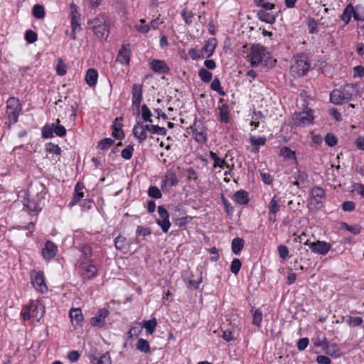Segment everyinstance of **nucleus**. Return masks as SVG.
Here are the masks:
<instances>
[{
  "mask_svg": "<svg viewBox=\"0 0 364 364\" xmlns=\"http://www.w3.org/2000/svg\"><path fill=\"white\" fill-rule=\"evenodd\" d=\"M304 245L309 246L311 250L316 254L325 255L331 248V245L325 241L317 240L316 242H311L306 240Z\"/></svg>",
  "mask_w": 364,
  "mask_h": 364,
  "instance_id": "nucleus-7",
  "label": "nucleus"
},
{
  "mask_svg": "<svg viewBox=\"0 0 364 364\" xmlns=\"http://www.w3.org/2000/svg\"><path fill=\"white\" fill-rule=\"evenodd\" d=\"M129 44L122 45V48L119 50L118 55L116 58V61L120 63L122 65H128L130 61V50Z\"/></svg>",
  "mask_w": 364,
  "mask_h": 364,
  "instance_id": "nucleus-16",
  "label": "nucleus"
},
{
  "mask_svg": "<svg viewBox=\"0 0 364 364\" xmlns=\"http://www.w3.org/2000/svg\"><path fill=\"white\" fill-rule=\"evenodd\" d=\"M31 282L35 289L42 293L46 291L48 289L43 273L41 271L36 272L34 276L31 277Z\"/></svg>",
  "mask_w": 364,
  "mask_h": 364,
  "instance_id": "nucleus-12",
  "label": "nucleus"
},
{
  "mask_svg": "<svg viewBox=\"0 0 364 364\" xmlns=\"http://www.w3.org/2000/svg\"><path fill=\"white\" fill-rule=\"evenodd\" d=\"M143 99V86L141 84L135 83L132 89V107L136 110V114L140 113L139 108Z\"/></svg>",
  "mask_w": 364,
  "mask_h": 364,
  "instance_id": "nucleus-8",
  "label": "nucleus"
},
{
  "mask_svg": "<svg viewBox=\"0 0 364 364\" xmlns=\"http://www.w3.org/2000/svg\"><path fill=\"white\" fill-rule=\"evenodd\" d=\"M141 107V117L144 122H152L151 119V112L150 109L148 107V106L145 104L142 105Z\"/></svg>",
  "mask_w": 364,
  "mask_h": 364,
  "instance_id": "nucleus-43",
  "label": "nucleus"
},
{
  "mask_svg": "<svg viewBox=\"0 0 364 364\" xmlns=\"http://www.w3.org/2000/svg\"><path fill=\"white\" fill-rule=\"evenodd\" d=\"M91 363L93 364H111V358L109 353H105L99 358L95 356L91 358Z\"/></svg>",
  "mask_w": 364,
  "mask_h": 364,
  "instance_id": "nucleus-37",
  "label": "nucleus"
},
{
  "mask_svg": "<svg viewBox=\"0 0 364 364\" xmlns=\"http://www.w3.org/2000/svg\"><path fill=\"white\" fill-rule=\"evenodd\" d=\"M148 195L149 196L155 199H159L162 197V193L160 189L158 187L154 186H151L149 188Z\"/></svg>",
  "mask_w": 364,
  "mask_h": 364,
  "instance_id": "nucleus-50",
  "label": "nucleus"
},
{
  "mask_svg": "<svg viewBox=\"0 0 364 364\" xmlns=\"http://www.w3.org/2000/svg\"><path fill=\"white\" fill-rule=\"evenodd\" d=\"M280 199L274 196L268 205L269 214H277L280 209Z\"/></svg>",
  "mask_w": 364,
  "mask_h": 364,
  "instance_id": "nucleus-33",
  "label": "nucleus"
},
{
  "mask_svg": "<svg viewBox=\"0 0 364 364\" xmlns=\"http://www.w3.org/2000/svg\"><path fill=\"white\" fill-rule=\"evenodd\" d=\"M85 188L84 185L81 182H77L75 187V193L71 201L69 203V207H73L84 196V193L82 192L83 188Z\"/></svg>",
  "mask_w": 364,
  "mask_h": 364,
  "instance_id": "nucleus-23",
  "label": "nucleus"
},
{
  "mask_svg": "<svg viewBox=\"0 0 364 364\" xmlns=\"http://www.w3.org/2000/svg\"><path fill=\"white\" fill-rule=\"evenodd\" d=\"M250 141L252 145L263 146L265 144L266 138L264 136L256 137L255 136H251L250 137Z\"/></svg>",
  "mask_w": 364,
  "mask_h": 364,
  "instance_id": "nucleus-60",
  "label": "nucleus"
},
{
  "mask_svg": "<svg viewBox=\"0 0 364 364\" xmlns=\"http://www.w3.org/2000/svg\"><path fill=\"white\" fill-rule=\"evenodd\" d=\"M325 141L329 146H334L338 143L336 136L331 133H328L325 136Z\"/></svg>",
  "mask_w": 364,
  "mask_h": 364,
  "instance_id": "nucleus-59",
  "label": "nucleus"
},
{
  "mask_svg": "<svg viewBox=\"0 0 364 364\" xmlns=\"http://www.w3.org/2000/svg\"><path fill=\"white\" fill-rule=\"evenodd\" d=\"M229 107L227 104H224L220 107V119L221 122L224 123L229 122Z\"/></svg>",
  "mask_w": 364,
  "mask_h": 364,
  "instance_id": "nucleus-38",
  "label": "nucleus"
},
{
  "mask_svg": "<svg viewBox=\"0 0 364 364\" xmlns=\"http://www.w3.org/2000/svg\"><path fill=\"white\" fill-rule=\"evenodd\" d=\"M150 66L155 73H168L170 70L165 61L161 60H153L150 63Z\"/></svg>",
  "mask_w": 364,
  "mask_h": 364,
  "instance_id": "nucleus-22",
  "label": "nucleus"
},
{
  "mask_svg": "<svg viewBox=\"0 0 364 364\" xmlns=\"http://www.w3.org/2000/svg\"><path fill=\"white\" fill-rule=\"evenodd\" d=\"M248 58L252 67H257L259 65L272 67L276 62V60L270 56L266 48L259 44L252 45Z\"/></svg>",
  "mask_w": 364,
  "mask_h": 364,
  "instance_id": "nucleus-1",
  "label": "nucleus"
},
{
  "mask_svg": "<svg viewBox=\"0 0 364 364\" xmlns=\"http://www.w3.org/2000/svg\"><path fill=\"white\" fill-rule=\"evenodd\" d=\"M53 127L54 124L52 125L50 124H46L42 128V136L45 139L51 138L53 136Z\"/></svg>",
  "mask_w": 364,
  "mask_h": 364,
  "instance_id": "nucleus-48",
  "label": "nucleus"
},
{
  "mask_svg": "<svg viewBox=\"0 0 364 364\" xmlns=\"http://www.w3.org/2000/svg\"><path fill=\"white\" fill-rule=\"evenodd\" d=\"M144 128L146 131L151 132L152 134H157L161 136H166L167 131L166 128L159 127V125H144Z\"/></svg>",
  "mask_w": 364,
  "mask_h": 364,
  "instance_id": "nucleus-35",
  "label": "nucleus"
},
{
  "mask_svg": "<svg viewBox=\"0 0 364 364\" xmlns=\"http://www.w3.org/2000/svg\"><path fill=\"white\" fill-rule=\"evenodd\" d=\"M69 315L73 325L82 326L83 316L80 309H71Z\"/></svg>",
  "mask_w": 364,
  "mask_h": 364,
  "instance_id": "nucleus-26",
  "label": "nucleus"
},
{
  "mask_svg": "<svg viewBox=\"0 0 364 364\" xmlns=\"http://www.w3.org/2000/svg\"><path fill=\"white\" fill-rule=\"evenodd\" d=\"M46 150L48 153L55 154L59 156L61 154L62 151L60 147L58 145L53 143H48L46 146Z\"/></svg>",
  "mask_w": 364,
  "mask_h": 364,
  "instance_id": "nucleus-52",
  "label": "nucleus"
},
{
  "mask_svg": "<svg viewBox=\"0 0 364 364\" xmlns=\"http://www.w3.org/2000/svg\"><path fill=\"white\" fill-rule=\"evenodd\" d=\"M181 16L186 24L191 25L193 22V14L191 11L183 10L181 12Z\"/></svg>",
  "mask_w": 364,
  "mask_h": 364,
  "instance_id": "nucleus-58",
  "label": "nucleus"
},
{
  "mask_svg": "<svg viewBox=\"0 0 364 364\" xmlns=\"http://www.w3.org/2000/svg\"><path fill=\"white\" fill-rule=\"evenodd\" d=\"M22 105L18 98L10 97L6 102V114L9 124H15L18 121Z\"/></svg>",
  "mask_w": 364,
  "mask_h": 364,
  "instance_id": "nucleus-5",
  "label": "nucleus"
},
{
  "mask_svg": "<svg viewBox=\"0 0 364 364\" xmlns=\"http://www.w3.org/2000/svg\"><path fill=\"white\" fill-rule=\"evenodd\" d=\"M114 246L117 250L122 251L124 253L128 251V245L127 238L122 235H119L114 239Z\"/></svg>",
  "mask_w": 364,
  "mask_h": 364,
  "instance_id": "nucleus-29",
  "label": "nucleus"
},
{
  "mask_svg": "<svg viewBox=\"0 0 364 364\" xmlns=\"http://www.w3.org/2000/svg\"><path fill=\"white\" fill-rule=\"evenodd\" d=\"M109 311L105 309H100L96 315L90 318V324L92 326L102 328L105 325V318L109 315Z\"/></svg>",
  "mask_w": 364,
  "mask_h": 364,
  "instance_id": "nucleus-11",
  "label": "nucleus"
},
{
  "mask_svg": "<svg viewBox=\"0 0 364 364\" xmlns=\"http://www.w3.org/2000/svg\"><path fill=\"white\" fill-rule=\"evenodd\" d=\"M323 349L326 351V354L331 356L338 357V352L340 350L339 346L336 343H329L326 338H323Z\"/></svg>",
  "mask_w": 364,
  "mask_h": 364,
  "instance_id": "nucleus-24",
  "label": "nucleus"
},
{
  "mask_svg": "<svg viewBox=\"0 0 364 364\" xmlns=\"http://www.w3.org/2000/svg\"><path fill=\"white\" fill-rule=\"evenodd\" d=\"M355 208V203L353 201H344L342 204V209L344 211L351 212Z\"/></svg>",
  "mask_w": 364,
  "mask_h": 364,
  "instance_id": "nucleus-64",
  "label": "nucleus"
},
{
  "mask_svg": "<svg viewBox=\"0 0 364 364\" xmlns=\"http://www.w3.org/2000/svg\"><path fill=\"white\" fill-rule=\"evenodd\" d=\"M342 227L344 229H346V230L353 233V235H358L361 231V227L360 225H358V224L354 225H350L346 223H343Z\"/></svg>",
  "mask_w": 364,
  "mask_h": 364,
  "instance_id": "nucleus-49",
  "label": "nucleus"
},
{
  "mask_svg": "<svg viewBox=\"0 0 364 364\" xmlns=\"http://www.w3.org/2000/svg\"><path fill=\"white\" fill-rule=\"evenodd\" d=\"M151 234V230L149 228H145L141 225L137 226L136 230V242L139 244L140 242V240H139V236L142 237H146L148 235H150Z\"/></svg>",
  "mask_w": 364,
  "mask_h": 364,
  "instance_id": "nucleus-39",
  "label": "nucleus"
},
{
  "mask_svg": "<svg viewBox=\"0 0 364 364\" xmlns=\"http://www.w3.org/2000/svg\"><path fill=\"white\" fill-rule=\"evenodd\" d=\"M98 78V73L95 68H90L87 70L85 75V81L90 87L96 85Z\"/></svg>",
  "mask_w": 364,
  "mask_h": 364,
  "instance_id": "nucleus-27",
  "label": "nucleus"
},
{
  "mask_svg": "<svg viewBox=\"0 0 364 364\" xmlns=\"http://www.w3.org/2000/svg\"><path fill=\"white\" fill-rule=\"evenodd\" d=\"M32 14L38 19H42L45 17L44 7L41 4H36L32 9Z\"/></svg>",
  "mask_w": 364,
  "mask_h": 364,
  "instance_id": "nucleus-41",
  "label": "nucleus"
},
{
  "mask_svg": "<svg viewBox=\"0 0 364 364\" xmlns=\"http://www.w3.org/2000/svg\"><path fill=\"white\" fill-rule=\"evenodd\" d=\"M156 325L157 321L155 318H153L148 321H145L144 323V327L145 328L147 333L152 334L155 331Z\"/></svg>",
  "mask_w": 364,
  "mask_h": 364,
  "instance_id": "nucleus-46",
  "label": "nucleus"
},
{
  "mask_svg": "<svg viewBox=\"0 0 364 364\" xmlns=\"http://www.w3.org/2000/svg\"><path fill=\"white\" fill-rule=\"evenodd\" d=\"M198 76L200 78V80L205 83H208L211 82L213 78L212 73L209 72L207 69L203 68L199 70Z\"/></svg>",
  "mask_w": 364,
  "mask_h": 364,
  "instance_id": "nucleus-40",
  "label": "nucleus"
},
{
  "mask_svg": "<svg viewBox=\"0 0 364 364\" xmlns=\"http://www.w3.org/2000/svg\"><path fill=\"white\" fill-rule=\"evenodd\" d=\"M87 23L97 38L105 40L109 36V23L105 14H99L95 18L89 20Z\"/></svg>",
  "mask_w": 364,
  "mask_h": 364,
  "instance_id": "nucleus-2",
  "label": "nucleus"
},
{
  "mask_svg": "<svg viewBox=\"0 0 364 364\" xmlns=\"http://www.w3.org/2000/svg\"><path fill=\"white\" fill-rule=\"evenodd\" d=\"M31 197V198H27L25 206L28 208V210L31 212H37L41 210V200L43 199L39 198H38L34 196Z\"/></svg>",
  "mask_w": 364,
  "mask_h": 364,
  "instance_id": "nucleus-25",
  "label": "nucleus"
},
{
  "mask_svg": "<svg viewBox=\"0 0 364 364\" xmlns=\"http://www.w3.org/2000/svg\"><path fill=\"white\" fill-rule=\"evenodd\" d=\"M123 119H124L122 117H117L112 125V134L117 139H122L124 137V134L122 129V122L123 121Z\"/></svg>",
  "mask_w": 364,
  "mask_h": 364,
  "instance_id": "nucleus-19",
  "label": "nucleus"
},
{
  "mask_svg": "<svg viewBox=\"0 0 364 364\" xmlns=\"http://www.w3.org/2000/svg\"><path fill=\"white\" fill-rule=\"evenodd\" d=\"M70 9H71L70 14H71V27L73 29V39L75 40V32L76 29L80 28V24L79 23L80 18V15L77 11V6L75 4H72Z\"/></svg>",
  "mask_w": 364,
  "mask_h": 364,
  "instance_id": "nucleus-18",
  "label": "nucleus"
},
{
  "mask_svg": "<svg viewBox=\"0 0 364 364\" xmlns=\"http://www.w3.org/2000/svg\"><path fill=\"white\" fill-rule=\"evenodd\" d=\"M140 23H141L140 26H136V30L142 33H146L150 30V26L148 24H146V21L144 19H141Z\"/></svg>",
  "mask_w": 364,
  "mask_h": 364,
  "instance_id": "nucleus-62",
  "label": "nucleus"
},
{
  "mask_svg": "<svg viewBox=\"0 0 364 364\" xmlns=\"http://www.w3.org/2000/svg\"><path fill=\"white\" fill-rule=\"evenodd\" d=\"M311 201L309 203V208H321L326 200L324 189L320 186H314L311 190Z\"/></svg>",
  "mask_w": 364,
  "mask_h": 364,
  "instance_id": "nucleus-6",
  "label": "nucleus"
},
{
  "mask_svg": "<svg viewBox=\"0 0 364 364\" xmlns=\"http://www.w3.org/2000/svg\"><path fill=\"white\" fill-rule=\"evenodd\" d=\"M280 155L288 159H295V153L289 147L284 146L280 149Z\"/></svg>",
  "mask_w": 364,
  "mask_h": 364,
  "instance_id": "nucleus-51",
  "label": "nucleus"
},
{
  "mask_svg": "<svg viewBox=\"0 0 364 364\" xmlns=\"http://www.w3.org/2000/svg\"><path fill=\"white\" fill-rule=\"evenodd\" d=\"M114 144V140L111 138H105L98 143L97 148L100 150H107Z\"/></svg>",
  "mask_w": 364,
  "mask_h": 364,
  "instance_id": "nucleus-42",
  "label": "nucleus"
},
{
  "mask_svg": "<svg viewBox=\"0 0 364 364\" xmlns=\"http://www.w3.org/2000/svg\"><path fill=\"white\" fill-rule=\"evenodd\" d=\"M257 16L261 21L273 24L276 21L277 14H274L272 11H267L266 10H259L257 11Z\"/></svg>",
  "mask_w": 364,
  "mask_h": 364,
  "instance_id": "nucleus-20",
  "label": "nucleus"
},
{
  "mask_svg": "<svg viewBox=\"0 0 364 364\" xmlns=\"http://www.w3.org/2000/svg\"><path fill=\"white\" fill-rule=\"evenodd\" d=\"M242 267L240 260L237 258L233 259L230 265V271L234 274H237Z\"/></svg>",
  "mask_w": 364,
  "mask_h": 364,
  "instance_id": "nucleus-54",
  "label": "nucleus"
},
{
  "mask_svg": "<svg viewBox=\"0 0 364 364\" xmlns=\"http://www.w3.org/2000/svg\"><path fill=\"white\" fill-rule=\"evenodd\" d=\"M80 250L82 252L85 259L90 257L92 255V250L88 245H82L80 247Z\"/></svg>",
  "mask_w": 364,
  "mask_h": 364,
  "instance_id": "nucleus-56",
  "label": "nucleus"
},
{
  "mask_svg": "<svg viewBox=\"0 0 364 364\" xmlns=\"http://www.w3.org/2000/svg\"><path fill=\"white\" fill-rule=\"evenodd\" d=\"M134 147L132 145H128L122 151V157L124 159L129 160L132 157Z\"/></svg>",
  "mask_w": 364,
  "mask_h": 364,
  "instance_id": "nucleus-57",
  "label": "nucleus"
},
{
  "mask_svg": "<svg viewBox=\"0 0 364 364\" xmlns=\"http://www.w3.org/2000/svg\"><path fill=\"white\" fill-rule=\"evenodd\" d=\"M132 132L139 143L144 141L147 138L144 125L141 124L139 122H136V124L134 126Z\"/></svg>",
  "mask_w": 364,
  "mask_h": 364,
  "instance_id": "nucleus-21",
  "label": "nucleus"
},
{
  "mask_svg": "<svg viewBox=\"0 0 364 364\" xmlns=\"http://www.w3.org/2000/svg\"><path fill=\"white\" fill-rule=\"evenodd\" d=\"M357 93L355 85L346 84L340 89L333 90L330 94V100L333 104H342L350 100Z\"/></svg>",
  "mask_w": 364,
  "mask_h": 364,
  "instance_id": "nucleus-3",
  "label": "nucleus"
},
{
  "mask_svg": "<svg viewBox=\"0 0 364 364\" xmlns=\"http://www.w3.org/2000/svg\"><path fill=\"white\" fill-rule=\"evenodd\" d=\"M310 62L304 54L296 55L291 61V73L294 77H302L306 75L310 68Z\"/></svg>",
  "mask_w": 364,
  "mask_h": 364,
  "instance_id": "nucleus-4",
  "label": "nucleus"
},
{
  "mask_svg": "<svg viewBox=\"0 0 364 364\" xmlns=\"http://www.w3.org/2000/svg\"><path fill=\"white\" fill-rule=\"evenodd\" d=\"M352 13H353V6L350 4L346 6L343 14L341 16V18L344 21L345 24H348L350 22Z\"/></svg>",
  "mask_w": 364,
  "mask_h": 364,
  "instance_id": "nucleus-36",
  "label": "nucleus"
},
{
  "mask_svg": "<svg viewBox=\"0 0 364 364\" xmlns=\"http://www.w3.org/2000/svg\"><path fill=\"white\" fill-rule=\"evenodd\" d=\"M210 157L214 161V167L223 168L224 166L229 168V165L224 159H221L216 153L210 151L209 152Z\"/></svg>",
  "mask_w": 364,
  "mask_h": 364,
  "instance_id": "nucleus-34",
  "label": "nucleus"
},
{
  "mask_svg": "<svg viewBox=\"0 0 364 364\" xmlns=\"http://www.w3.org/2000/svg\"><path fill=\"white\" fill-rule=\"evenodd\" d=\"M56 125L54 124L53 127V132L54 133L60 137H63L66 135L67 131L65 128L63 126L59 124H60V119H56Z\"/></svg>",
  "mask_w": 364,
  "mask_h": 364,
  "instance_id": "nucleus-47",
  "label": "nucleus"
},
{
  "mask_svg": "<svg viewBox=\"0 0 364 364\" xmlns=\"http://www.w3.org/2000/svg\"><path fill=\"white\" fill-rule=\"evenodd\" d=\"M216 48V39L210 38L205 42L204 46L200 48V53L203 58L210 57Z\"/></svg>",
  "mask_w": 364,
  "mask_h": 364,
  "instance_id": "nucleus-14",
  "label": "nucleus"
},
{
  "mask_svg": "<svg viewBox=\"0 0 364 364\" xmlns=\"http://www.w3.org/2000/svg\"><path fill=\"white\" fill-rule=\"evenodd\" d=\"M158 213L160 216L156 219V223L159 225L164 232H167L170 228L171 223L169 221V214L163 205L158 207Z\"/></svg>",
  "mask_w": 364,
  "mask_h": 364,
  "instance_id": "nucleus-10",
  "label": "nucleus"
},
{
  "mask_svg": "<svg viewBox=\"0 0 364 364\" xmlns=\"http://www.w3.org/2000/svg\"><path fill=\"white\" fill-rule=\"evenodd\" d=\"M278 253L282 259H286L289 256V249L286 245H280L278 246Z\"/></svg>",
  "mask_w": 364,
  "mask_h": 364,
  "instance_id": "nucleus-61",
  "label": "nucleus"
},
{
  "mask_svg": "<svg viewBox=\"0 0 364 364\" xmlns=\"http://www.w3.org/2000/svg\"><path fill=\"white\" fill-rule=\"evenodd\" d=\"M234 196L236 202L240 205H246L250 200L248 193L243 190L236 191Z\"/></svg>",
  "mask_w": 364,
  "mask_h": 364,
  "instance_id": "nucleus-30",
  "label": "nucleus"
},
{
  "mask_svg": "<svg viewBox=\"0 0 364 364\" xmlns=\"http://www.w3.org/2000/svg\"><path fill=\"white\" fill-rule=\"evenodd\" d=\"M178 183V180L176 176V174L173 172H168L166 174L164 178L162 180V187L166 184H168L169 186H176Z\"/></svg>",
  "mask_w": 364,
  "mask_h": 364,
  "instance_id": "nucleus-32",
  "label": "nucleus"
},
{
  "mask_svg": "<svg viewBox=\"0 0 364 364\" xmlns=\"http://www.w3.org/2000/svg\"><path fill=\"white\" fill-rule=\"evenodd\" d=\"M38 39V35L32 30H27L25 33V40L28 43H33Z\"/></svg>",
  "mask_w": 364,
  "mask_h": 364,
  "instance_id": "nucleus-55",
  "label": "nucleus"
},
{
  "mask_svg": "<svg viewBox=\"0 0 364 364\" xmlns=\"http://www.w3.org/2000/svg\"><path fill=\"white\" fill-rule=\"evenodd\" d=\"M294 123L296 126H306L312 123L314 120V116L312 110L303 111L299 113H296L293 117Z\"/></svg>",
  "mask_w": 364,
  "mask_h": 364,
  "instance_id": "nucleus-9",
  "label": "nucleus"
},
{
  "mask_svg": "<svg viewBox=\"0 0 364 364\" xmlns=\"http://www.w3.org/2000/svg\"><path fill=\"white\" fill-rule=\"evenodd\" d=\"M80 268L83 269L82 277L85 279H92L97 274V269L92 264L85 265L84 262H82L80 264Z\"/></svg>",
  "mask_w": 364,
  "mask_h": 364,
  "instance_id": "nucleus-17",
  "label": "nucleus"
},
{
  "mask_svg": "<svg viewBox=\"0 0 364 364\" xmlns=\"http://www.w3.org/2000/svg\"><path fill=\"white\" fill-rule=\"evenodd\" d=\"M262 321V313L259 309H256L252 314V324L259 326Z\"/></svg>",
  "mask_w": 364,
  "mask_h": 364,
  "instance_id": "nucleus-53",
  "label": "nucleus"
},
{
  "mask_svg": "<svg viewBox=\"0 0 364 364\" xmlns=\"http://www.w3.org/2000/svg\"><path fill=\"white\" fill-rule=\"evenodd\" d=\"M308 28L310 33H315L318 31L317 26L318 23L314 18H311L307 23Z\"/></svg>",
  "mask_w": 364,
  "mask_h": 364,
  "instance_id": "nucleus-63",
  "label": "nucleus"
},
{
  "mask_svg": "<svg viewBox=\"0 0 364 364\" xmlns=\"http://www.w3.org/2000/svg\"><path fill=\"white\" fill-rule=\"evenodd\" d=\"M193 135L195 139L199 143H204L207 140L206 129L203 127L198 129L197 128L196 124H194Z\"/></svg>",
  "mask_w": 364,
  "mask_h": 364,
  "instance_id": "nucleus-28",
  "label": "nucleus"
},
{
  "mask_svg": "<svg viewBox=\"0 0 364 364\" xmlns=\"http://www.w3.org/2000/svg\"><path fill=\"white\" fill-rule=\"evenodd\" d=\"M28 192L29 196L36 195V198L44 199L48 193V189L43 183L38 182L30 187Z\"/></svg>",
  "mask_w": 364,
  "mask_h": 364,
  "instance_id": "nucleus-13",
  "label": "nucleus"
},
{
  "mask_svg": "<svg viewBox=\"0 0 364 364\" xmlns=\"http://www.w3.org/2000/svg\"><path fill=\"white\" fill-rule=\"evenodd\" d=\"M244 240L240 237H235L232 240L231 247L234 254L238 255L244 247Z\"/></svg>",
  "mask_w": 364,
  "mask_h": 364,
  "instance_id": "nucleus-31",
  "label": "nucleus"
},
{
  "mask_svg": "<svg viewBox=\"0 0 364 364\" xmlns=\"http://www.w3.org/2000/svg\"><path fill=\"white\" fill-rule=\"evenodd\" d=\"M210 87L213 90L216 91L220 95H225V92L220 85V81L218 77H215L211 82Z\"/></svg>",
  "mask_w": 364,
  "mask_h": 364,
  "instance_id": "nucleus-44",
  "label": "nucleus"
},
{
  "mask_svg": "<svg viewBox=\"0 0 364 364\" xmlns=\"http://www.w3.org/2000/svg\"><path fill=\"white\" fill-rule=\"evenodd\" d=\"M57 245L54 242L48 240L42 250V256L43 257L44 259L50 260L55 257V256L57 254Z\"/></svg>",
  "mask_w": 364,
  "mask_h": 364,
  "instance_id": "nucleus-15",
  "label": "nucleus"
},
{
  "mask_svg": "<svg viewBox=\"0 0 364 364\" xmlns=\"http://www.w3.org/2000/svg\"><path fill=\"white\" fill-rule=\"evenodd\" d=\"M136 349L143 353H149L150 351L149 342L144 338H139L136 343Z\"/></svg>",
  "mask_w": 364,
  "mask_h": 364,
  "instance_id": "nucleus-45",
  "label": "nucleus"
}]
</instances>
